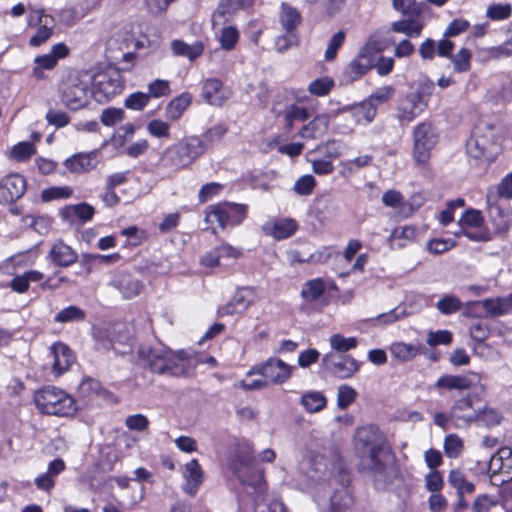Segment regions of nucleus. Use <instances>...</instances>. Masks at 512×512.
<instances>
[{"instance_id": "f257e3e1", "label": "nucleus", "mask_w": 512, "mask_h": 512, "mask_svg": "<svg viewBox=\"0 0 512 512\" xmlns=\"http://www.w3.org/2000/svg\"><path fill=\"white\" fill-rule=\"evenodd\" d=\"M355 450L362 463L375 476L382 475L391 449L385 434L376 425L359 427L354 436Z\"/></svg>"}, {"instance_id": "f03ea898", "label": "nucleus", "mask_w": 512, "mask_h": 512, "mask_svg": "<svg viewBox=\"0 0 512 512\" xmlns=\"http://www.w3.org/2000/svg\"><path fill=\"white\" fill-rule=\"evenodd\" d=\"M202 155H204V144L200 141V137H184L163 150L155 167L159 174L171 177L188 168Z\"/></svg>"}, {"instance_id": "7ed1b4c3", "label": "nucleus", "mask_w": 512, "mask_h": 512, "mask_svg": "<svg viewBox=\"0 0 512 512\" xmlns=\"http://www.w3.org/2000/svg\"><path fill=\"white\" fill-rule=\"evenodd\" d=\"M138 354L141 364L153 373L171 376L190 374L191 360L183 351L173 352L165 346H142Z\"/></svg>"}, {"instance_id": "20e7f679", "label": "nucleus", "mask_w": 512, "mask_h": 512, "mask_svg": "<svg viewBox=\"0 0 512 512\" xmlns=\"http://www.w3.org/2000/svg\"><path fill=\"white\" fill-rule=\"evenodd\" d=\"M229 468L242 485L254 490L257 497L264 494L266 483L253 455L251 444L245 442L237 446L230 459Z\"/></svg>"}, {"instance_id": "39448f33", "label": "nucleus", "mask_w": 512, "mask_h": 512, "mask_svg": "<svg viewBox=\"0 0 512 512\" xmlns=\"http://www.w3.org/2000/svg\"><path fill=\"white\" fill-rule=\"evenodd\" d=\"M37 409L47 415L70 416L76 411L75 400L64 390L45 386L35 391L33 396Z\"/></svg>"}, {"instance_id": "423d86ee", "label": "nucleus", "mask_w": 512, "mask_h": 512, "mask_svg": "<svg viewBox=\"0 0 512 512\" xmlns=\"http://www.w3.org/2000/svg\"><path fill=\"white\" fill-rule=\"evenodd\" d=\"M247 216V206L244 204L223 202L210 206L206 211L205 221L211 226L213 233L216 227L225 229L242 223Z\"/></svg>"}, {"instance_id": "0eeeda50", "label": "nucleus", "mask_w": 512, "mask_h": 512, "mask_svg": "<svg viewBox=\"0 0 512 512\" xmlns=\"http://www.w3.org/2000/svg\"><path fill=\"white\" fill-rule=\"evenodd\" d=\"M413 137V158L417 164H426L431 152L439 141V133L431 122H421L415 126Z\"/></svg>"}, {"instance_id": "6e6552de", "label": "nucleus", "mask_w": 512, "mask_h": 512, "mask_svg": "<svg viewBox=\"0 0 512 512\" xmlns=\"http://www.w3.org/2000/svg\"><path fill=\"white\" fill-rule=\"evenodd\" d=\"M87 85L77 76L70 75L59 87L61 103L71 110H78L88 104Z\"/></svg>"}, {"instance_id": "1a4fd4ad", "label": "nucleus", "mask_w": 512, "mask_h": 512, "mask_svg": "<svg viewBox=\"0 0 512 512\" xmlns=\"http://www.w3.org/2000/svg\"><path fill=\"white\" fill-rule=\"evenodd\" d=\"M294 367L284 361L271 357L266 362L253 366L248 375L259 374L275 384L285 383L292 374Z\"/></svg>"}, {"instance_id": "9d476101", "label": "nucleus", "mask_w": 512, "mask_h": 512, "mask_svg": "<svg viewBox=\"0 0 512 512\" xmlns=\"http://www.w3.org/2000/svg\"><path fill=\"white\" fill-rule=\"evenodd\" d=\"M323 366L331 374L339 379H348L353 377L360 368V363L350 355H335L327 353L322 357Z\"/></svg>"}, {"instance_id": "9b49d317", "label": "nucleus", "mask_w": 512, "mask_h": 512, "mask_svg": "<svg viewBox=\"0 0 512 512\" xmlns=\"http://www.w3.org/2000/svg\"><path fill=\"white\" fill-rule=\"evenodd\" d=\"M380 51V44L373 38H370L362 47L358 56L349 64L351 78L358 79L366 74L374 66V60Z\"/></svg>"}, {"instance_id": "f8f14e48", "label": "nucleus", "mask_w": 512, "mask_h": 512, "mask_svg": "<svg viewBox=\"0 0 512 512\" xmlns=\"http://www.w3.org/2000/svg\"><path fill=\"white\" fill-rule=\"evenodd\" d=\"M480 382V376L476 373L469 372L467 374H445L438 378L434 387L442 394L444 391H465Z\"/></svg>"}, {"instance_id": "ddd939ff", "label": "nucleus", "mask_w": 512, "mask_h": 512, "mask_svg": "<svg viewBox=\"0 0 512 512\" xmlns=\"http://www.w3.org/2000/svg\"><path fill=\"white\" fill-rule=\"evenodd\" d=\"M272 112L277 119H282L283 129L290 132L294 127L295 121H306L310 114L306 107L299 106L296 103H287L285 105L276 102L273 104Z\"/></svg>"}, {"instance_id": "4468645a", "label": "nucleus", "mask_w": 512, "mask_h": 512, "mask_svg": "<svg viewBox=\"0 0 512 512\" xmlns=\"http://www.w3.org/2000/svg\"><path fill=\"white\" fill-rule=\"evenodd\" d=\"M466 151L476 160L493 161L497 155V146L490 138L473 133L467 140Z\"/></svg>"}, {"instance_id": "2eb2a0df", "label": "nucleus", "mask_w": 512, "mask_h": 512, "mask_svg": "<svg viewBox=\"0 0 512 512\" xmlns=\"http://www.w3.org/2000/svg\"><path fill=\"white\" fill-rule=\"evenodd\" d=\"M452 423L457 428H462L476 423L477 416L473 407V400L470 395L456 400L450 408Z\"/></svg>"}, {"instance_id": "dca6fc26", "label": "nucleus", "mask_w": 512, "mask_h": 512, "mask_svg": "<svg viewBox=\"0 0 512 512\" xmlns=\"http://www.w3.org/2000/svg\"><path fill=\"white\" fill-rule=\"evenodd\" d=\"M26 191V180L18 173H11L0 180V203H11Z\"/></svg>"}, {"instance_id": "f3484780", "label": "nucleus", "mask_w": 512, "mask_h": 512, "mask_svg": "<svg viewBox=\"0 0 512 512\" xmlns=\"http://www.w3.org/2000/svg\"><path fill=\"white\" fill-rule=\"evenodd\" d=\"M69 53L67 46L63 43L55 44L51 52L41 56H37L34 60L35 66L32 69V75L40 80L44 78L43 70H51L56 65L59 59L64 58Z\"/></svg>"}, {"instance_id": "a211bd4d", "label": "nucleus", "mask_w": 512, "mask_h": 512, "mask_svg": "<svg viewBox=\"0 0 512 512\" xmlns=\"http://www.w3.org/2000/svg\"><path fill=\"white\" fill-rule=\"evenodd\" d=\"M297 229L298 224L292 218L271 219L262 226L265 235L278 241L290 238L296 233Z\"/></svg>"}, {"instance_id": "6ab92c4d", "label": "nucleus", "mask_w": 512, "mask_h": 512, "mask_svg": "<svg viewBox=\"0 0 512 512\" xmlns=\"http://www.w3.org/2000/svg\"><path fill=\"white\" fill-rule=\"evenodd\" d=\"M49 357L52 359V370L57 376L65 373L75 361L72 350L62 342H56L50 347Z\"/></svg>"}, {"instance_id": "aec40b11", "label": "nucleus", "mask_w": 512, "mask_h": 512, "mask_svg": "<svg viewBox=\"0 0 512 512\" xmlns=\"http://www.w3.org/2000/svg\"><path fill=\"white\" fill-rule=\"evenodd\" d=\"M99 163V151L88 153H76L64 161L66 169L75 174H84L97 167Z\"/></svg>"}, {"instance_id": "412c9836", "label": "nucleus", "mask_w": 512, "mask_h": 512, "mask_svg": "<svg viewBox=\"0 0 512 512\" xmlns=\"http://www.w3.org/2000/svg\"><path fill=\"white\" fill-rule=\"evenodd\" d=\"M481 305L486 314L490 317H500L510 313L512 310V303L509 299V294L506 296H499L495 298H488L481 302L473 301L466 304V310L470 313V309Z\"/></svg>"}, {"instance_id": "4be33fe9", "label": "nucleus", "mask_w": 512, "mask_h": 512, "mask_svg": "<svg viewBox=\"0 0 512 512\" xmlns=\"http://www.w3.org/2000/svg\"><path fill=\"white\" fill-rule=\"evenodd\" d=\"M341 487L330 497V512H349L353 505V497L348 489L349 475L341 470Z\"/></svg>"}, {"instance_id": "5701e85b", "label": "nucleus", "mask_w": 512, "mask_h": 512, "mask_svg": "<svg viewBox=\"0 0 512 512\" xmlns=\"http://www.w3.org/2000/svg\"><path fill=\"white\" fill-rule=\"evenodd\" d=\"M230 95L229 89L219 79L209 78L203 83L202 97L210 105L221 106Z\"/></svg>"}, {"instance_id": "b1692460", "label": "nucleus", "mask_w": 512, "mask_h": 512, "mask_svg": "<svg viewBox=\"0 0 512 512\" xmlns=\"http://www.w3.org/2000/svg\"><path fill=\"white\" fill-rule=\"evenodd\" d=\"M418 228L415 225H401L395 227L387 238L390 249H402L416 241Z\"/></svg>"}, {"instance_id": "393cba45", "label": "nucleus", "mask_w": 512, "mask_h": 512, "mask_svg": "<svg viewBox=\"0 0 512 512\" xmlns=\"http://www.w3.org/2000/svg\"><path fill=\"white\" fill-rule=\"evenodd\" d=\"M330 120V116L327 113L316 115L308 124L300 129L299 136L304 139L322 137L328 130Z\"/></svg>"}, {"instance_id": "a878e982", "label": "nucleus", "mask_w": 512, "mask_h": 512, "mask_svg": "<svg viewBox=\"0 0 512 512\" xmlns=\"http://www.w3.org/2000/svg\"><path fill=\"white\" fill-rule=\"evenodd\" d=\"M50 258L54 264L68 267L77 261V253L62 241L53 244L50 250Z\"/></svg>"}, {"instance_id": "bb28decb", "label": "nucleus", "mask_w": 512, "mask_h": 512, "mask_svg": "<svg viewBox=\"0 0 512 512\" xmlns=\"http://www.w3.org/2000/svg\"><path fill=\"white\" fill-rule=\"evenodd\" d=\"M185 468L186 484L184 485V491L189 495H195L203 481V471L196 459L189 461Z\"/></svg>"}, {"instance_id": "cd10ccee", "label": "nucleus", "mask_w": 512, "mask_h": 512, "mask_svg": "<svg viewBox=\"0 0 512 512\" xmlns=\"http://www.w3.org/2000/svg\"><path fill=\"white\" fill-rule=\"evenodd\" d=\"M170 47L175 56L186 57L190 61H194L196 58L201 56L204 51V45L200 41H195L193 44H187L182 40L175 39L171 42Z\"/></svg>"}, {"instance_id": "c85d7f7f", "label": "nucleus", "mask_w": 512, "mask_h": 512, "mask_svg": "<svg viewBox=\"0 0 512 512\" xmlns=\"http://www.w3.org/2000/svg\"><path fill=\"white\" fill-rule=\"evenodd\" d=\"M280 8L279 21L282 28L290 34L300 25L301 14L296 8L285 2L281 4Z\"/></svg>"}, {"instance_id": "c756f323", "label": "nucleus", "mask_w": 512, "mask_h": 512, "mask_svg": "<svg viewBox=\"0 0 512 512\" xmlns=\"http://www.w3.org/2000/svg\"><path fill=\"white\" fill-rule=\"evenodd\" d=\"M250 305L251 301L247 299L245 290L241 289L234 294L227 304L218 309V314L220 316L233 315L245 311Z\"/></svg>"}, {"instance_id": "7c9ffc66", "label": "nucleus", "mask_w": 512, "mask_h": 512, "mask_svg": "<svg viewBox=\"0 0 512 512\" xmlns=\"http://www.w3.org/2000/svg\"><path fill=\"white\" fill-rule=\"evenodd\" d=\"M38 21L41 24L37 29L35 35L31 37L29 43L31 46H40L44 42H46L50 36L52 35V27L49 24H53L54 20L50 17V22H48V16L45 14L43 9L35 11Z\"/></svg>"}, {"instance_id": "2f4dec72", "label": "nucleus", "mask_w": 512, "mask_h": 512, "mask_svg": "<svg viewBox=\"0 0 512 512\" xmlns=\"http://www.w3.org/2000/svg\"><path fill=\"white\" fill-rule=\"evenodd\" d=\"M192 97L189 93H182L181 95L173 98L166 106V118L175 121L178 120L183 112L191 104Z\"/></svg>"}, {"instance_id": "473e14b6", "label": "nucleus", "mask_w": 512, "mask_h": 512, "mask_svg": "<svg viewBox=\"0 0 512 512\" xmlns=\"http://www.w3.org/2000/svg\"><path fill=\"white\" fill-rule=\"evenodd\" d=\"M115 287L122 293L124 298L131 299L140 294L143 285L138 279L128 274H123L115 281Z\"/></svg>"}, {"instance_id": "72a5a7b5", "label": "nucleus", "mask_w": 512, "mask_h": 512, "mask_svg": "<svg viewBox=\"0 0 512 512\" xmlns=\"http://www.w3.org/2000/svg\"><path fill=\"white\" fill-rule=\"evenodd\" d=\"M419 99L418 95H409L400 104L397 117L402 125L410 123L418 115L417 106Z\"/></svg>"}, {"instance_id": "f704fd0d", "label": "nucleus", "mask_w": 512, "mask_h": 512, "mask_svg": "<svg viewBox=\"0 0 512 512\" xmlns=\"http://www.w3.org/2000/svg\"><path fill=\"white\" fill-rule=\"evenodd\" d=\"M326 284L321 278H314L304 283L301 290V297L306 302L318 300L325 292Z\"/></svg>"}, {"instance_id": "c9c22d12", "label": "nucleus", "mask_w": 512, "mask_h": 512, "mask_svg": "<svg viewBox=\"0 0 512 512\" xmlns=\"http://www.w3.org/2000/svg\"><path fill=\"white\" fill-rule=\"evenodd\" d=\"M390 352L397 360L407 362L414 359L420 353V346L396 342L391 345Z\"/></svg>"}, {"instance_id": "e433bc0d", "label": "nucleus", "mask_w": 512, "mask_h": 512, "mask_svg": "<svg viewBox=\"0 0 512 512\" xmlns=\"http://www.w3.org/2000/svg\"><path fill=\"white\" fill-rule=\"evenodd\" d=\"M300 403L310 413H316L326 407L327 399L322 392L310 391L304 393Z\"/></svg>"}, {"instance_id": "4c0bfd02", "label": "nucleus", "mask_w": 512, "mask_h": 512, "mask_svg": "<svg viewBox=\"0 0 512 512\" xmlns=\"http://www.w3.org/2000/svg\"><path fill=\"white\" fill-rule=\"evenodd\" d=\"M227 132L228 126L223 123L215 124L207 129L203 133L202 138L200 137V141L204 144V153L209 146L219 143Z\"/></svg>"}, {"instance_id": "58836bf2", "label": "nucleus", "mask_w": 512, "mask_h": 512, "mask_svg": "<svg viewBox=\"0 0 512 512\" xmlns=\"http://www.w3.org/2000/svg\"><path fill=\"white\" fill-rule=\"evenodd\" d=\"M376 113V104L372 103L368 99L354 108V116L356 122L361 125H367L371 123L374 120Z\"/></svg>"}, {"instance_id": "ea45409f", "label": "nucleus", "mask_w": 512, "mask_h": 512, "mask_svg": "<svg viewBox=\"0 0 512 512\" xmlns=\"http://www.w3.org/2000/svg\"><path fill=\"white\" fill-rule=\"evenodd\" d=\"M122 83L119 79V75L115 78L104 75L101 80L97 83L98 91L102 92L108 99L114 97L122 91Z\"/></svg>"}, {"instance_id": "a19ab883", "label": "nucleus", "mask_w": 512, "mask_h": 512, "mask_svg": "<svg viewBox=\"0 0 512 512\" xmlns=\"http://www.w3.org/2000/svg\"><path fill=\"white\" fill-rule=\"evenodd\" d=\"M391 28L394 32L403 33L409 37H418L423 25L417 20L403 19L392 23Z\"/></svg>"}, {"instance_id": "79ce46f5", "label": "nucleus", "mask_w": 512, "mask_h": 512, "mask_svg": "<svg viewBox=\"0 0 512 512\" xmlns=\"http://www.w3.org/2000/svg\"><path fill=\"white\" fill-rule=\"evenodd\" d=\"M477 421L476 423L482 424L486 427H493L499 425L502 420V414L495 408L484 407L476 411Z\"/></svg>"}, {"instance_id": "37998d69", "label": "nucleus", "mask_w": 512, "mask_h": 512, "mask_svg": "<svg viewBox=\"0 0 512 512\" xmlns=\"http://www.w3.org/2000/svg\"><path fill=\"white\" fill-rule=\"evenodd\" d=\"M448 482L457 490V494L472 493L475 490V485L467 481L460 470H451L448 476Z\"/></svg>"}, {"instance_id": "c03bdc74", "label": "nucleus", "mask_w": 512, "mask_h": 512, "mask_svg": "<svg viewBox=\"0 0 512 512\" xmlns=\"http://www.w3.org/2000/svg\"><path fill=\"white\" fill-rule=\"evenodd\" d=\"M85 312L74 305L68 306L60 310L55 316V322L68 323V322H81L85 320Z\"/></svg>"}, {"instance_id": "a18cd8bd", "label": "nucleus", "mask_w": 512, "mask_h": 512, "mask_svg": "<svg viewBox=\"0 0 512 512\" xmlns=\"http://www.w3.org/2000/svg\"><path fill=\"white\" fill-rule=\"evenodd\" d=\"M330 347L339 353H346L357 347L356 337H344L342 334H333L329 339Z\"/></svg>"}, {"instance_id": "49530a36", "label": "nucleus", "mask_w": 512, "mask_h": 512, "mask_svg": "<svg viewBox=\"0 0 512 512\" xmlns=\"http://www.w3.org/2000/svg\"><path fill=\"white\" fill-rule=\"evenodd\" d=\"M435 306L441 314L450 315L462 308V302L456 295L448 294L439 299Z\"/></svg>"}, {"instance_id": "de8ad7c7", "label": "nucleus", "mask_w": 512, "mask_h": 512, "mask_svg": "<svg viewBox=\"0 0 512 512\" xmlns=\"http://www.w3.org/2000/svg\"><path fill=\"white\" fill-rule=\"evenodd\" d=\"M254 512H289L285 504L277 499H257Z\"/></svg>"}, {"instance_id": "09e8293b", "label": "nucleus", "mask_w": 512, "mask_h": 512, "mask_svg": "<svg viewBox=\"0 0 512 512\" xmlns=\"http://www.w3.org/2000/svg\"><path fill=\"white\" fill-rule=\"evenodd\" d=\"M471 58L472 54L468 49H460L456 55L451 57L454 65V71L458 73L469 71L471 68Z\"/></svg>"}, {"instance_id": "8fccbe9b", "label": "nucleus", "mask_w": 512, "mask_h": 512, "mask_svg": "<svg viewBox=\"0 0 512 512\" xmlns=\"http://www.w3.org/2000/svg\"><path fill=\"white\" fill-rule=\"evenodd\" d=\"M357 397V391L346 384L340 385L337 392V406L344 410L350 406Z\"/></svg>"}, {"instance_id": "3c124183", "label": "nucleus", "mask_w": 512, "mask_h": 512, "mask_svg": "<svg viewBox=\"0 0 512 512\" xmlns=\"http://www.w3.org/2000/svg\"><path fill=\"white\" fill-rule=\"evenodd\" d=\"M334 86V81L329 77H322L313 80L309 86L308 91L315 96H326Z\"/></svg>"}, {"instance_id": "603ef678", "label": "nucleus", "mask_w": 512, "mask_h": 512, "mask_svg": "<svg viewBox=\"0 0 512 512\" xmlns=\"http://www.w3.org/2000/svg\"><path fill=\"white\" fill-rule=\"evenodd\" d=\"M463 450V441L456 434H449L444 440V452L449 458H457Z\"/></svg>"}, {"instance_id": "864d4df0", "label": "nucleus", "mask_w": 512, "mask_h": 512, "mask_svg": "<svg viewBox=\"0 0 512 512\" xmlns=\"http://www.w3.org/2000/svg\"><path fill=\"white\" fill-rule=\"evenodd\" d=\"M316 186V180L312 175H303L299 177L293 186V190L300 196H308L312 194Z\"/></svg>"}, {"instance_id": "5fc2aeb1", "label": "nucleus", "mask_w": 512, "mask_h": 512, "mask_svg": "<svg viewBox=\"0 0 512 512\" xmlns=\"http://www.w3.org/2000/svg\"><path fill=\"white\" fill-rule=\"evenodd\" d=\"M150 101V95L143 92H135L130 94L124 101V106L127 109L141 111Z\"/></svg>"}, {"instance_id": "6e6d98bb", "label": "nucleus", "mask_w": 512, "mask_h": 512, "mask_svg": "<svg viewBox=\"0 0 512 512\" xmlns=\"http://www.w3.org/2000/svg\"><path fill=\"white\" fill-rule=\"evenodd\" d=\"M239 40V32L235 27L228 26L221 30L219 42L225 50H232Z\"/></svg>"}, {"instance_id": "4d7b16f0", "label": "nucleus", "mask_w": 512, "mask_h": 512, "mask_svg": "<svg viewBox=\"0 0 512 512\" xmlns=\"http://www.w3.org/2000/svg\"><path fill=\"white\" fill-rule=\"evenodd\" d=\"M124 116V110L121 108H106L100 115V121L105 126L113 127L117 123L121 122L124 119Z\"/></svg>"}, {"instance_id": "13d9d810", "label": "nucleus", "mask_w": 512, "mask_h": 512, "mask_svg": "<svg viewBox=\"0 0 512 512\" xmlns=\"http://www.w3.org/2000/svg\"><path fill=\"white\" fill-rule=\"evenodd\" d=\"M73 189L69 186H57L42 191L43 201H52L56 199H68L72 196Z\"/></svg>"}, {"instance_id": "bf43d9fd", "label": "nucleus", "mask_w": 512, "mask_h": 512, "mask_svg": "<svg viewBox=\"0 0 512 512\" xmlns=\"http://www.w3.org/2000/svg\"><path fill=\"white\" fill-rule=\"evenodd\" d=\"M147 132L155 138H169L170 137V125L169 123L154 119L147 124Z\"/></svg>"}, {"instance_id": "052dcab7", "label": "nucleus", "mask_w": 512, "mask_h": 512, "mask_svg": "<svg viewBox=\"0 0 512 512\" xmlns=\"http://www.w3.org/2000/svg\"><path fill=\"white\" fill-rule=\"evenodd\" d=\"M512 7L510 4H493L487 9L486 16L491 20H504L511 16Z\"/></svg>"}, {"instance_id": "680f3d73", "label": "nucleus", "mask_w": 512, "mask_h": 512, "mask_svg": "<svg viewBox=\"0 0 512 512\" xmlns=\"http://www.w3.org/2000/svg\"><path fill=\"white\" fill-rule=\"evenodd\" d=\"M148 91L147 94L150 95V98L165 97L171 93L169 82L163 79H155L153 82L149 83Z\"/></svg>"}, {"instance_id": "e2e57ef3", "label": "nucleus", "mask_w": 512, "mask_h": 512, "mask_svg": "<svg viewBox=\"0 0 512 512\" xmlns=\"http://www.w3.org/2000/svg\"><path fill=\"white\" fill-rule=\"evenodd\" d=\"M35 153V147L30 142H20L11 151L12 157L17 161H26Z\"/></svg>"}, {"instance_id": "0e129e2a", "label": "nucleus", "mask_w": 512, "mask_h": 512, "mask_svg": "<svg viewBox=\"0 0 512 512\" xmlns=\"http://www.w3.org/2000/svg\"><path fill=\"white\" fill-rule=\"evenodd\" d=\"M67 209L82 222L91 220L95 214L94 207L87 203L72 205Z\"/></svg>"}, {"instance_id": "69168bd1", "label": "nucleus", "mask_w": 512, "mask_h": 512, "mask_svg": "<svg viewBox=\"0 0 512 512\" xmlns=\"http://www.w3.org/2000/svg\"><path fill=\"white\" fill-rule=\"evenodd\" d=\"M79 392L83 396L102 395L106 391L102 388L101 383L98 380L88 378L82 381L79 386Z\"/></svg>"}, {"instance_id": "338daca9", "label": "nucleus", "mask_w": 512, "mask_h": 512, "mask_svg": "<svg viewBox=\"0 0 512 512\" xmlns=\"http://www.w3.org/2000/svg\"><path fill=\"white\" fill-rule=\"evenodd\" d=\"M344 41L345 33L343 31H339L332 36L325 51V59L327 61H332L336 57L337 51L343 45Z\"/></svg>"}, {"instance_id": "774afa93", "label": "nucleus", "mask_w": 512, "mask_h": 512, "mask_svg": "<svg viewBox=\"0 0 512 512\" xmlns=\"http://www.w3.org/2000/svg\"><path fill=\"white\" fill-rule=\"evenodd\" d=\"M496 505L497 501L493 497L482 494L475 498L471 506V512H489Z\"/></svg>"}]
</instances>
